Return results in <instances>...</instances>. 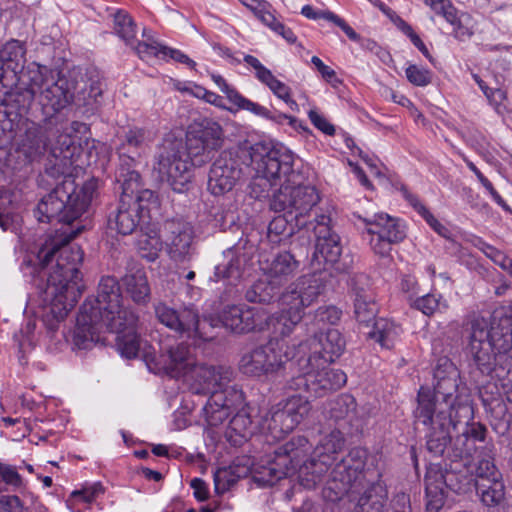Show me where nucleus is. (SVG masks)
Instances as JSON below:
<instances>
[{
	"label": "nucleus",
	"mask_w": 512,
	"mask_h": 512,
	"mask_svg": "<svg viewBox=\"0 0 512 512\" xmlns=\"http://www.w3.org/2000/svg\"><path fill=\"white\" fill-rule=\"evenodd\" d=\"M81 153L80 142L67 131L59 134L50 146L53 159L49 160L45 176L46 181L53 180L55 186L38 203L34 216L39 222L57 221L65 226L60 234L46 239L34 259L22 263L24 275L34 280L48 303L43 323L50 332L58 329L84 289L80 272L84 254L79 246L70 245L80 229H72L70 224L87 211L98 185L93 178L80 188L76 184L73 171Z\"/></svg>",
	"instance_id": "f257e3e1"
},
{
	"label": "nucleus",
	"mask_w": 512,
	"mask_h": 512,
	"mask_svg": "<svg viewBox=\"0 0 512 512\" xmlns=\"http://www.w3.org/2000/svg\"><path fill=\"white\" fill-rule=\"evenodd\" d=\"M433 377V390L422 386L418 391L415 420L427 428V451L463 455L473 449V441H483L488 430L484 424L472 421L471 395L461 385L460 372L449 359L438 360Z\"/></svg>",
	"instance_id": "f03ea898"
},
{
	"label": "nucleus",
	"mask_w": 512,
	"mask_h": 512,
	"mask_svg": "<svg viewBox=\"0 0 512 512\" xmlns=\"http://www.w3.org/2000/svg\"><path fill=\"white\" fill-rule=\"evenodd\" d=\"M0 93L6 96V105L19 116L25 115L36 99L44 120L50 121L69 104L83 108L84 113H93L102 96V84L95 68L61 76L47 66L32 62L19 73L11 88H3Z\"/></svg>",
	"instance_id": "7ed1b4c3"
},
{
	"label": "nucleus",
	"mask_w": 512,
	"mask_h": 512,
	"mask_svg": "<svg viewBox=\"0 0 512 512\" xmlns=\"http://www.w3.org/2000/svg\"><path fill=\"white\" fill-rule=\"evenodd\" d=\"M224 143L220 124L204 119L189 126L185 142L174 135H167L159 145L154 169L166 180L173 191L182 193L191 179V166L208 163Z\"/></svg>",
	"instance_id": "20e7f679"
},
{
	"label": "nucleus",
	"mask_w": 512,
	"mask_h": 512,
	"mask_svg": "<svg viewBox=\"0 0 512 512\" xmlns=\"http://www.w3.org/2000/svg\"><path fill=\"white\" fill-rule=\"evenodd\" d=\"M366 452L362 449H352L345 457L337 462L322 490L323 498L330 502H337L344 496L350 501L356 498L363 487V480L369 482L368 487L357 499L353 512H383L388 497L386 484L382 480L383 469L377 468L375 472L368 469L364 472Z\"/></svg>",
	"instance_id": "39448f33"
},
{
	"label": "nucleus",
	"mask_w": 512,
	"mask_h": 512,
	"mask_svg": "<svg viewBox=\"0 0 512 512\" xmlns=\"http://www.w3.org/2000/svg\"><path fill=\"white\" fill-rule=\"evenodd\" d=\"M122 295L118 280L113 276L101 278L97 296L88 298L80 307L74 330V344L89 349L103 341L104 328L119 329L121 324L132 325L135 313L121 305Z\"/></svg>",
	"instance_id": "423d86ee"
},
{
	"label": "nucleus",
	"mask_w": 512,
	"mask_h": 512,
	"mask_svg": "<svg viewBox=\"0 0 512 512\" xmlns=\"http://www.w3.org/2000/svg\"><path fill=\"white\" fill-rule=\"evenodd\" d=\"M512 317L495 313L491 320L475 317L471 321L468 351L473 359L471 374L477 380L491 371V362L498 363L496 372L503 377L512 369Z\"/></svg>",
	"instance_id": "0eeeda50"
},
{
	"label": "nucleus",
	"mask_w": 512,
	"mask_h": 512,
	"mask_svg": "<svg viewBox=\"0 0 512 512\" xmlns=\"http://www.w3.org/2000/svg\"><path fill=\"white\" fill-rule=\"evenodd\" d=\"M262 142L249 147L238 146L224 150L213 162L208 176V189L214 195L231 191L244 177L250 162H260L267 155Z\"/></svg>",
	"instance_id": "6e6552de"
},
{
	"label": "nucleus",
	"mask_w": 512,
	"mask_h": 512,
	"mask_svg": "<svg viewBox=\"0 0 512 512\" xmlns=\"http://www.w3.org/2000/svg\"><path fill=\"white\" fill-rule=\"evenodd\" d=\"M301 176L293 168L291 175L284 176L281 186L272 194L270 209L275 212H285L293 216L298 230H310L315 217H310V212L319 203L320 195L317 189L309 184L299 182Z\"/></svg>",
	"instance_id": "1a4fd4ad"
},
{
	"label": "nucleus",
	"mask_w": 512,
	"mask_h": 512,
	"mask_svg": "<svg viewBox=\"0 0 512 512\" xmlns=\"http://www.w3.org/2000/svg\"><path fill=\"white\" fill-rule=\"evenodd\" d=\"M296 345L289 346L277 338L245 351L239 360V370L246 376L271 377L287 371V364L295 358Z\"/></svg>",
	"instance_id": "9d476101"
},
{
	"label": "nucleus",
	"mask_w": 512,
	"mask_h": 512,
	"mask_svg": "<svg viewBox=\"0 0 512 512\" xmlns=\"http://www.w3.org/2000/svg\"><path fill=\"white\" fill-rule=\"evenodd\" d=\"M262 143L267 155L259 163L250 162L256 175L251 179L248 190L249 195L254 199L267 197L272 186L277 182L281 186L284 176L291 175L294 164V155L285 146Z\"/></svg>",
	"instance_id": "9b49d317"
},
{
	"label": "nucleus",
	"mask_w": 512,
	"mask_h": 512,
	"mask_svg": "<svg viewBox=\"0 0 512 512\" xmlns=\"http://www.w3.org/2000/svg\"><path fill=\"white\" fill-rule=\"evenodd\" d=\"M494 456L493 442L486 441L480 446L478 460L475 462V489L487 507L498 506L505 499V485L501 473L494 464Z\"/></svg>",
	"instance_id": "f8f14e48"
},
{
	"label": "nucleus",
	"mask_w": 512,
	"mask_h": 512,
	"mask_svg": "<svg viewBox=\"0 0 512 512\" xmlns=\"http://www.w3.org/2000/svg\"><path fill=\"white\" fill-rule=\"evenodd\" d=\"M345 444L343 432L339 429L322 437L316 446L313 456L303 460L300 467V484L306 489H313L321 482L323 475L336 460L335 455Z\"/></svg>",
	"instance_id": "ddd939ff"
},
{
	"label": "nucleus",
	"mask_w": 512,
	"mask_h": 512,
	"mask_svg": "<svg viewBox=\"0 0 512 512\" xmlns=\"http://www.w3.org/2000/svg\"><path fill=\"white\" fill-rule=\"evenodd\" d=\"M312 445L304 436H296L275 450V458L264 468L262 480L269 485L298 471ZM300 478V475H298Z\"/></svg>",
	"instance_id": "4468645a"
},
{
	"label": "nucleus",
	"mask_w": 512,
	"mask_h": 512,
	"mask_svg": "<svg viewBox=\"0 0 512 512\" xmlns=\"http://www.w3.org/2000/svg\"><path fill=\"white\" fill-rule=\"evenodd\" d=\"M155 137L156 132L146 127H131L125 131L117 147L119 165L116 176L120 175L122 178L129 176L130 179H124V181L135 184L142 151L154 141Z\"/></svg>",
	"instance_id": "2eb2a0df"
},
{
	"label": "nucleus",
	"mask_w": 512,
	"mask_h": 512,
	"mask_svg": "<svg viewBox=\"0 0 512 512\" xmlns=\"http://www.w3.org/2000/svg\"><path fill=\"white\" fill-rule=\"evenodd\" d=\"M364 237L368 239L372 251L381 256L390 255L392 245L404 240L405 226L398 218L385 213L375 214L372 218H363Z\"/></svg>",
	"instance_id": "dca6fc26"
},
{
	"label": "nucleus",
	"mask_w": 512,
	"mask_h": 512,
	"mask_svg": "<svg viewBox=\"0 0 512 512\" xmlns=\"http://www.w3.org/2000/svg\"><path fill=\"white\" fill-rule=\"evenodd\" d=\"M316 223L310 227L316 237L313 259L318 263L323 262L337 272H345L349 263L341 258L342 245L340 236L330 227L331 219L328 215L320 214L315 216Z\"/></svg>",
	"instance_id": "f3484780"
},
{
	"label": "nucleus",
	"mask_w": 512,
	"mask_h": 512,
	"mask_svg": "<svg viewBox=\"0 0 512 512\" xmlns=\"http://www.w3.org/2000/svg\"><path fill=\"white\" fill-rule=\"evenodd\" d=\"M154 311L161 324L180 335L202 340L211 338L204 331L205 321H200L199 312L193 306L175 309L160 302L154 306Z\"/></svg>",
	"instance_id": "a211bd4d"
},
{
	"label": "nucleus",
	"mask_w": 512,
	"mask_h": 512,
	"mask_svg": "<svg viewBox=\"0 0 512 512\" xmlns=\"http://www.w3.org/2000/svg\"><path fill=\"white\" fill-rule=\"evenodd\" d=\"M245 407L244 392L236 385L227 384L210 395L203 414L210 426H218L228 418L232 410H240Z\"/></svg>",
	"instance_id": "6ab92c4d"
},
{
	"label": "nucleus",
	"mask_w": 512,
	"mask_h": 512,
	"mask_svg": "<svg viewBox=\"0 0 512 512\" xmlns=\"http://www.w3.org/2000/svg\"><path fill=\"white\" fill-rule=\"evenodd\" d=\"M194 230L183 219L166 220L163 226V241L169 257L175 262H184L194 254L192 247Z\"/></svg>",
	"instance_id": "aec40b11"
},
{
	"label": "nucleus",
	"mask_w": 512,
	"mask_h": 512,
	"mask_svg": "<svg viewBox=\"0 0 512 512\" xmlns=\"http://www.w3.org/2000/svg\"><path fill=\"white\" fill-rule=\"evenodd\" d=\"M219 319L226 329L236 334L261 332L265 330L267 312L262 308L232 305L223 309Z\"/></svg>",
	"instance_id": "412c9836"
},
{
	"label": "nucleus",
	"mask_w": 512,
	"mask_h": 512,
	"mask_svg": "<svg viewBox=\"0 0 512 512\" xmlns=\"http://www.w3.org/2000/svg\"><path fill=\"white\" fill-rule=\"evenodd\" d=\"M299 344L307 345L306 357L313 358L317 367L334 362L341 356L346 346L345 339L337 329H328L324 334L314 331L313 338Z\"/></svg>",
	"instance_id": "4be33fe9"
},
{
	"label": "nucleus",
	"mask_w": 512,
	"mask_h": 512,
	"mask_svg": "<svg viewBox=\"0 0 512 512\" xmlns=\"http://www.w3.org/2000/svg\"><path fill=\"white\" fill-rule=\"evenodd\" d=\"M187 376L194 381L193 390L196 393L213 395L232 382L234 371L229 366L196 364L191 367Z\"/></svg>",
	"instance_id": "5701e85b"
},
{
	"label": "nucleus",
	"mask_w": 512,
	"mask_h": 512,
	"mask_svg": "<svg viewBox=\"0 0 512 512\" xmlns=\"http://www.w3.org/2000/svg\"><path fill=\"white\" fill-rule=\"evenodd\" d=\"M355 398L350 394H341L327 403L325 412L329 419L338 423L339 428L348 433L363 430L364 420L358 416Z\"/></svg>",
	"instance_id": "b1692460"
},
{
	"label": "nucleus",
	"mask_w": 512,
	"mask_h": 512,
	"mask_svg": "<svg viewBox=\"0 0 512 512\" xmlns=\"http://www.w3.org/2000/svg\"><path fill=\"white\" fill-rule=\"evenodd\" d=\"M124 179L129 180L130 177L126 176L122 178L120 175L116 176V181L120 185L122 192H127V194L131 196L132 207L137 210L143 222H146V219L152 218V212H158L159 210L160 203L158 196L154 191L142 188L139 172H137L135 184H130V181H124Z\"/></svg>",
	"instance_id": "393cba45"
},
{
	"label": "nucleus",
	"mask_w": 512,
	"mask_h": 512,
	"mask_svg": "<svg viewBox=\"0 0 512 512\" xmlns=\"http://www.w3.org/2000/svg\"><path fill=\"white\" fill-rule=\"evenodd\" d=\"M160 361L163 369L173 377L188 375L193 361L189 344L184 341L161 344Z\"/></svg>",
	"instance_id": "a878e982"
},
{
	"label": "nucleus",
	"mask_w": 512,
	"mask_h": 512,
	"mask_svg": "<svg viewBox=\"0 0 512 512\" xmlns=\"http://www.w3.org/2000/svg\"><path fill=\"white\" fill-rule=\"evenodd\" d=\"M143 219L132 207V198L127 192H121L119 202L111 207L107 217V227L121 235L132 234Z\"/></svg>",
	"instance_id": "bb28decb"
},
{
	"label": "nucleus",
	"mask_w": 512,
	"mask_h": 512,
	"mask_svg": "<svg viewBox=\"0 0 512 512\" xmlns=\"http://www.w3.org/2000/svg\"><path fill=\"white\" fill-rule=\"evenodd\" d=\"M298 268L299 261L288 251L259 259V269L263 275L281 287L296 275Z\"/></svg>",
	"instance_id": "cd10ccee"
},
{
	"label": "nucleus",
	"mask_w": 512,
	"mask_h": 512,
	"mask_svg": "<svg viewBox=\"0 0 512 512\" xmlns=\"http://www.w3.org/2000/svg\"><path fill=\"white\" fill-rule=\"evenodd\" d=\"M323 286L319 278L313 275L300 277L293 287L282 295L283 305L295 306L304 314L305 308L313 304L322 293Z\"/></svg>",
	"instance_id": "c85d7f7f"
},
{
	"label": "nucleus",
	"mask_w": 512,
	"mask_h": 512,
	"mask_svg": "<svg viewBox=\"0 0 512 512\" xmlns=\"http://www.w3.org/2000/svg\"><path fill=\"white\" fill-rule=\"evenodd\" d=\"M347 381L346 374L340 369L330 368L329 365L310 368L308 383L310 385V396L315 398L324 397L330 392L340 389Z\"/></svg>",
	"instance_id": "c756f323"
},
{
	"label": "nucleus",
	"mask_w": 512,
	"mask_h": 512,
	"mask_svg": "<svg viewBox=\"0 0 512 512\" xmlns=\"http://www.w3.org/2000/svg\"><path fill=\"white\" fill-rule=\"evenodd\" d=\"M473 359L470 358L468 364V374L470 381L475 385L478 389L479 396L482 400L484 406L490 405L493 401L497 400L501 395L502 384L504 380L509 377V374L512 373V369L503 377L498 376V372H496V368L498 367V363L491 362V371L488 373H483L476 380L471 371L473 370Z\"/></svg>",
	"instance_id": "7c9ffc66"
},
{
	"label": "nucleus",
	"mask_w": 512,
	"mask_h": 512,
	"mask_svg": "<svg viewBox=\"0 0 512 512\" xmlns=\"http://www.w3.org/2000/svg\"><path fill=\"white\" fill-rule=\"evenodd\" d=\"M304 314L297 310L295 306L284 305V308L272 315L267 313L265 321V330H270L272 336L285 342L284 338L288 337L301 322Z\"/></svg>",
	"instance_id": "2f4dec72"
},
{
	"label": "nucleus",
	"mask_w": 512,
	"mask_h": 512,
	"mask_svg": "<svg viewBox=\"0 0 512 512\" xmlns=\"http://www.w3.org/2000/svg\"><path fill=\"white\" fill-rule=\"evenodd\" d=\"M244 62L255 70V77L266 85L275 96L282 99L291 109L297 108V103L291 97V88L278 80L256 57L245 55Z\"/></svg>",
	"instance_id": "473e14b6"
},
{
	"label": "nucleus",
	"mask_w": 512,
	"mask_h": 512,
	"mask_svg": "<svg viewBox=\"0 0 512 512\" xmlns=\"http://www.w3.org/2000/svg\"><path fill=\"white\" fill-rule=\"evenodd\" d=\"M307 345L298 344L296 346L295 358L287 364V370L292 372L289 379L286 380V388L290 390H305L310 394V385L308 383V373L310 368L314 367L313 358H307L305 348Z\"/></svg>",
	"instance_id": "72a5a7b5"
},
{
	"label": "nucleus",
	"mask_w": 512,
	"mask_h": 512,
	"mask_svg": "<svg viewBox=\"0 0 512 512\" xmlns=\"http://www.w3.org/2000/svg\"><path fill=\"white\" fill-rule=\"evenodd\" d=\"M487 441V436L483 441H473V449L467 451V453L460 456H450L448 455V451L442 454H436L433 451H428L434 457H442L444 460L449 461V467H445L444 477H445V489H449L457 494H461V486L458 485L457 473H459V467H461V461L464 463H469L474 459L478 460V455L480 453V446L484 445Z\"/></svg>",
	"instance_id": "f704fd0d"
},
{
	"label": "nucleus",
	"mask_w": 512,
	"mask_h": 512,
	"mask_svg": "<svg viewBox=\"0 0 512 512\" xmlns=\"http://www.w3.org/2000/svg\"><path fill=\"white\" fill-rule=\"evenodd\" d=\"M246 264L244 253L228 249L224 252V261L215 267L212 280L226 281L228 285L235 286L241 279Z\"/></svg>",
	"instance_id": "c9c22d12"
},
{
	"label": "nucleus",
	"mask_w": 512,
	"mask_h": 512,
	"mask_svg": "<svg viewBox=\"0 0 512 512\" xmlns=\"http://www.w3.org/2000/svg\"><path fill=\"white\" fill-rule=\"evenodd\" d=\"M26 48L19 40L7 42L0 50V66L3 67L8 79L14 82L22 70H25Z\"/></svg>",
	"instance_id": "e433bc0d"
},
{
	"label": "nucleus",
	"mask_w": 512,
	"mask_h": 512,
	"mask_svg": "<svg viewBox=\"0 0 512 512\" xmlns=\"http://www.w3.org/2000/svg\"><path fill=\"white\" fill-rule=\"evenodd\" d=\"M126 293L136 303L145 305L150 300L151 290L144 269L128 271L122 278Z\"/></svg>",
	"instance_id": "4c0bfd02"
},
{
	"label": "nucleus",
	"mask_w": 512,
	"mask_h": 512,
	"mask_svg": "<svg viewBox=\"0 0 512 512\" xmlns=\"http://www.w3.org/2000/svg\"><path fill=\"white\" fill-rule=\"evenodd\" d=\"M378 306L371 291L363 287L354 288V316L357 322L369 328L376 320Z\"/></svg>",
	"instance_id": "58836bf2"
},
{
	"label": "nucleus",
	"mask_w": 512,
	"mask_h": 512,
	"mask_svg": "<svg viewBox=\"0 0 512 512\" xmlns=\"http://www.w3.org/2000/svg\"><path fill=\"white\" fill-rule=\"evenodd\" d=\"M253 434V421L248 408H242L232 417L225 436L234 446H241Z\"/></svg>",
	"instance_id": "ea45409f"
},
{
	"label": "nucleus",
	"mask_w": 512,
	"mask_h": 512,
	"mask_svg": "<svg viewBox=\"0 0 512 512\" xmlns=\"http://www.w3.org/2000/svg\"><path fill=\"white\" fill-rule=\"evenodd\" d=\"M138 316L135 314V322L132 325L121 324L119 329L104 328V332L109 331L117 334L116 343L121 355L126 358H135L138 356L140 348V338L136 332Z\"/></svg>",
	"instance_id": "a19ab883"
},
{
	"label": "nucleus",
	"mask_w": 512,
	"mask_h": 512,
	"mask_svg": "<svg viewBox=\"0 0 512 512\" xmlns=\"http://www.w3.org/2000/svg\"><path fill=\"white\" fill-rule=\"evenodd\" d=\"M213 81L220 88V90L226 95L227 99L237 106L238 109H243L252 112L257 116H268V112L264 106L252 102L251 100L242 96L235 88L227 84L225 79L220 75H213Z\"/></svg>",
	"instance_id": "79ce46f5"
},
{
	"label": "nucleus",
	"mask_w": 512,
	"mask_h": 512,
	"mask_svg": "<svg viewBox=\"0 0 512 512\" xmlns=\"http://www.w3.org/2000/svg\"><path fill=\"white\" fill-rule=\"evenodd\" d=\"M265 421L268 430L276 438L290 433L297 426L280 402L270 409Z\"/></svg>",
	"instance_id": "37998d69"
},
{
	"label": "nucleus",
	"mask_w": 512,
	"mask_h": 512,
	"mask_svg": "<svg viewBox=\"0 0 512 512\" xmlns=\"http://www.w3.org/2000/svg\"><path fill=\"white\" fill-rule=\"evenodd\" d=\"M372 324L371 329L367 332V336L374 339L384 348H392L400 333V327L385 318H379Z\"/></svg>",
	"instance_id": "c03bdc74"
},
{
	"label": "nucleus",
	"mask_w": 512,
	"mask_h": 512,
	"mask_svg": "<svg viewBox=\"0 0 512 512\" xmlns=\"http://www.w3.org/2000/svg\"><path fill=\"white\" fill-rule=\"evenodd\" d=\"M280 288V285L266 277L254 282L246 291L245 298L248 302L269 304L278 297Z\"/></svg>",
	"instance_id": "a18cd8bd"
},
{
	"label": "nucleus",
	"mask_w": 512,
	"mask_h": 512,
	"mask_svg": "<svg viewBox=\"0 0 512 512\" xmlns=\"http://www.w3.org/2000/svg\"><path fill=\"white\" fill-rule=\"evenodd\" d=\"M48 147L45 133L39 128H30L26 131L20 150L27 158L33 160L43 155Z\"/></svg>",
	"instance_id": "49530a36"
},
{
	"label": "nucleus",
	"mask_w": 512,
	"mask_h": 512,
	"mask_svg": "<svg viewBox=\"0 0 512 512\" xmlns=\"http://www.w3.org/2000/svg\"><path fill=\"white\" fill-rule=\"evenodd\" d=\"M298 226L294 219H287L286 215L274 217L268 225L267 237L270 242L279 244L283 240L290 238L296 231Z\"/></svg>",
	"instance_id": "de8ad7c7"
},
{
	"label": "nucleus",
	"mask_w": 512,
	"mask_h": 512,
	"mask_svg": "<svg viewBox=\"0 0 512 512\" xmlns=\"http://www.w3.org/2000/svg\"><path fill=\"white\" fill-rule=\"evenodd\" d=\"M143 40L137 42V45H132L137 55L143 60L157 57L163 58L166 46L157 41L151 30L146 28L142 31Z\"/></svg>",
	"instance_id": "09e8293b"
},
{
	"label": "nucleus",
	"mask_w": 512,
	"mask_h": 512,
	"mask_svg": "<svg viewBox=\"0 0 512 512\" xmlns=\"http://www.w3.org/2000/svg\"><path fill=\"white\" fill-rule=\"evenodd\" d=\"M401 192L406 201L426 220L430 227L440 236L447 238L448 228L441 224L430 211L421 203L419 198L411 193L407 187L402 186Z\"/></svg>",
	"instance_id": "8fccbe9b"
},
{
	"label": "nucleus",
	"mask_w": 512,
	"mask_h": 512,
	"mask_svg": "<svg viewBox=\"0 0 512 512\" xmlns=\"http://www.w3.org/2000/svg\"><path fill=\"white\" fill-rule=\"evenodd\" d=\"M114 31L127 44L135 43L136 24L132 17L124 10H117L114 14Z\"/></svg>",
	"instance_id": "3c124183"
},
{
	"label": "nucleus",
	"mask_w": 512,
	"mask_h": 512,
	"mask_svg": "<svg viewBox=\"0 0 512 512\" xmlns=\"http://www.w3.org/2000/svg\"><path fill=\"white\" fill-rule=\"evenodd\" d=\"M280 403L288 412L291 419H293L294 422L297 424V426L302 422V420L305 417H307L311 410L310 402L306 397H303L301 395L291 396Z\"/></svg>",
	"instance_id": "603ef678"
},
{
	"label": "nucleus",
	"mask_w": 512,
	"mask_h": 512,
	"mask_svg": "<svg viewBox=\"0 0 512 512\" xmlns=\"http://www.w3.org/2000/svg\"><path fill=\"white\" fill-rule=\"evenodd\" d=\"M342 311L333 305L321 306L313 313L311 324L316 329H323L326 325L338 323Z\"/></svg>",
	"instance_id": "864d4df0"
},
{
	"label": "nucleus",
	"mask_w": 512,
	"mask_h": 512,
	"mask_svg": "<svg viewBox=\"0 0 512 512\" xmlns=\"http://www.w3.org/2000/svg\"><path fill=\"white\" fill-rule=\"evenodd\" d=\"M242 475L236 472V467L229 466L219 468L214 474L215 491L223 494L229 490Z\"/></svg>",
	"instance_id": "5fc2aeb1"
},
{
	"label": "nucleus",
	"mask_w": 512,
	"mask_h": 512,
	"mask_svg": "<svg viewBox=\"0 0 512 512\" xmlns=\"http://www.w3.org/2000/svg\"><path fill=\"white\" fill-rule=\"evenodd\" d=\"M445 468L441 464H430L427 468L424 482L425 491L441 490L445 491Z\"/></svg>",
	"instance_id": "6e6d98bb"
},
{
	"label": "nucleus",
	"mask_w": 512,
	"mask_h": 512,
	"mask_svg": "<svg viewBox=\"0 0 512 512\" xmlns=\"http://www.w3.org/2000/svg\"><path fill=\"white\" fill-rule=\"evenodd\" d=\"M161 248L162 242L156 236H145L143 239L139 240L141 256L149 262H153L158 258Z\"/></svg>",
	"instance_id": "4d7b16f0"
},
{
	"label": "nucleus",
	"mask_w": 512,
	"mask_h": 512,
	"mask_svg": "<svg viewBox=\"0 0 512 512\" xmlns=\"http://www.w3.org/2000/svg\"><path fill=\"white\" fill-rule=\"evenodd\" d=\"M461 467H459V473H457L458 485L461 486V494L466 493L470 490L472 484L475 486V464L472 465V461L464 463L461 461Z\"/></svg>",
	"instance_id": "13d9d810"
},
{
	"label": "nucleus",
	"mask_w": 512,
	"mask_h": 512,
	"mask_svg": "<svg viewBox=\"0 0 512 512\" xmlns=\"http://www.w3.org/2000/svg\"><path fill=\"white\" fill-rule=\"evenodd\" d=\"M21 484V476L15 467L0 463V492L5 490L6 485L19 487Z\"/></svg>",
	"instance_id": "bf43d9fd"
},
{
	"label": "nucleus",
	"mask_w": 512,
	"mask_h": 512,
	"mask_svg": "<svg viewBox=\"0 0 512 512\" xmlns=\"http://www.w3.org/2000/svg\"><path fill=\"white\" fill-rule=\"evenodd\" d=\"M406 77L410 83L416 86H426L431 83L432 74L429 70L417 65H409L406 68Z\"/></svg>",
	"instance_id": "052dcab7"
},
{
	"label": "nucleus",
	"mask_w": 512,
	"mask_h": 512,
	"mask_svg": "<svg viewBox=\"0 0 512 512\" xmlns=\"http://www.w3.org/2000/svg\"><path fill=\"white\" fill-rule=\"evenodd\" d=\"M440 298V296L437 297L433 294H426L417 298L414 301L413 306L423 314L430 316L439 308Z\"/></svg>",
	"instance_id": "680f3d73"
},
{
	"label": "nucleus",
	"mask_w": 512,
	"mask_h": 512,
	"mask_svg": "<svg viewBox=\"0 0 512 512\" xmlns=\"http://www.w3.org/2000/svg\"><path fill=\"white\" fill-rule=\"evenodd\" d=\"M484 252L495 264L499 265L512 276V259L490 245L486 246Z\"/></svg>",
	"instance_id": "e2e57ef3"
},
{
	"label": "nucleus",
	"mask_w": 512,
	"mask_h": 512,
	"mask_svg": "<svg viewBox=\"0 0 512 512\" xmlns=\"http://www.w3.org/2000/svg\"><path fill=\"white\" fill-rule=\"evenodd\" d=\"M308 117L311 123L321 132L328 136H333L335 134V127L331 124L323 115H321L317 110L311 109L308 112Z\"/></svg>",
	"instance_id": "0e129e2a"
},
{
	"label": "nucleus",
	"mask_w": 512,
	"mask_h": 512,
	"mask_svg": "<svg viewBox=\"0 0 512 512\" xmlns=\"http://www.w3.org/2000/svg\"><path fill=\"white\" fill-rule=\"evenodd\" d=\"M103 492V486L100 483H95L90 487L83 488L82 490L73 491L71 496L74 498H81L85 503H91Z\"/></svg>",
	"instance_id": "69168bd1"
},
{
	"label": "nucleus",
	"mask_w": 512,
	"mask_h": 512,
	"mask_svg": "<svg viewBox=\"0 0 512 512\" xmlns=\"http://www.w3.org/2000/svg\"><path fill=\"white\" fill-rule=\"evenodd\" d=\"M426 512H439L445 503V491H426Z\"/></svg>",
	"instance_id": "338daca9"
},
{
	"label": "nucleus",
	"mask_w": 512,
	"mask_h": 512,
	"mask_svg": "<svg viewBox=\"0 0 512 512\" xmlns=\"http://www.w3.org/2000/svg\"><path fill=\"white\" fill-rule=\"evenodd\" d=\"M0 512H30L21 505L17 496H2L0 498Z\"/></svg>",
	"instance_id": "774afa93"
}]
</instances>
